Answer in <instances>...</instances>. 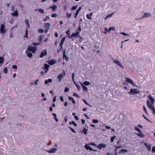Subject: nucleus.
<instances>
[{"label": "nucleus", "mask_w": 155, "mask_h": 155, "mask_svg": "<svg viewBox=\"0 0 155 155\" xmlns=\"http://www.w3.org/2000/svg\"><path fill=\"white\" fill-rule=\"evenodd\" d=\"M86 16V17L87 19H91V20L92 19L91 17L90 16V15L89 14H87Z\"/></svg>", "instance_id": "obj_40"}, {"label": "nucleus", "mask_w": 155, "mask_h": 155, "mask_svg": "<svg viewBox=\"0 0 155 155\" xmlns=\"http://www.w3.org/2000/svg\"><path fill=\"white\" fill-rule=\"evenodd\" d=\"M18 15V12L17 11H15L14 13L12 14L13 16H16Z\"/></svg>", "instance_id": "obj_36"}, {"label": "nucleus", "mask_w": 155, "mask_h": 155, "mask_svg": "<svg viewBox=\"0 0 155 155\" xmlns=\"http://www.w3.org/2000/svg\"><path fill=\"white\" fill-rule=\"evenodd\" d=\"M57 8V6L56 5H53L52 6H50L49 7V8H51L52 11H54L55 10V9Z\"/></svg>", "instance_id": "obj_20"}, {"label": "nucleus", "mask_w": 155, "mask_h": 155, "mask_svg": "<svg viewBox=\"0 0 155 155\" xmlns=\"http://www.w3.org/2000/svg\"><path fill=\"white\" fill-rule=\"evenodd\" d=\"M57 14H53L51 15V17L52 18L55 17L57 16Z\"/></svg>", "instance_id": "obj_52"}, {"label": "nucleus", "mask_w": 155, "mask_h": 155, "mask_svg": "<svg viewBox=\"0 0 155 155\" xmlns=\"http://www.w3.org/2000/svg\"><path fill=\"white\" fill-rule=\"evenodd\" d=\"M71 16V13L68 14H67V18H70Z\"/></svg>", "instance_id": "obj_46"}, {"label": "nucleus", "mask_w": 155, "mask_h": 155, "mask_svg": "<svg viewBox=\"0 0 155 155\" xmlns=\"http://www.w3.org/2000/svg\"><path fill=\"white\" fill-rule=\"evenodd\" d=\"M115 27H110L108 31L110 32L111 30L115 31Z\"/></svg>", "instance_id": "obj_26"}, {"label": "nucleus", "mask_w": 155, "mask_h": 155, "mask_svg": "<svg viewBox=\"0 0 155 155\" xmlns=\"http://www.w3.org/2000/svg\"><path fill=\"white\" fill-rule=\"evenodd\" d=\"M125 81H126L127 82L133 86V87H138L136 85L134 82L133 81L130 79V78L125 77Z\"/></svg>", "instance_id": "obj_3"}, {"label": "nucleus", "mask_w": 155, "mask_h": 155, "mask_svg": "<svg viewBox=\"0 0 155 155\" xmlns=\"http://www.w3.org/2000/svg\"><path fill=\"white\" fill-rule=\"evenodd\" d=\"M65 37H64L62 38V39L61 40V42H60V43H61V44H63L65 40Z\"/></svg>", "instance_id": "obj_33"}, {"label": "nucleus", "mask_w": 155, "mask_h": 155, "mask_svg": "<svg viewBox=\"0 0 155 155\" xmlns=\"http://www.w3.org/2000/svg\"><path fill=\"white\" fill-rule=\"evenodd\" d=\"M76 86L77 89L79 91L81 90V87H80V86H79V85H77Z\"/></svg>", "instance_id": "obj_48"}, {"label": "nucleus", "mask_w": 155, "mask_h": 155, "mask_svg": "<svg viewBox=\"0 0 155 155\" xmlns=\"http://www.w3.org/2000/svg\"><path fill=\"white\" fill-rule=\"evenodd\" d=\"M73 96H74L78 98L80 97V96L78 94L75 93L73 94Z\"/></svg>", "instance_id": "obj_43"}, {"label": "nucleus", "mask_w": 155, "mask_h": 155, "mask_svg": "<svg viewBox=\"0 0 155 155\" xmlns=\"http://www.w3.org/2000/svg\"><path fill=\"white\" fill-rule=\"evenodd\" d=\"M50 20V18L48 16H46L45 18L43 19V21H45L47 20Z\"/></svg>", "instance_id": "obj_25"}, {"label": "nucleus", "mask_w": 155, "mask_h": 155, "mask_svg": "<svg viewBox=\"0 0 155 155\" xmlns=\"http://www.w3.org/2000/svg\"><path fill=\"white\" fill-rule=\"evenodd\" d=\"M151 15L150 13H145L143 17V18L148 17L151 16Z\"/></svg>", "instance_id": "obj_17"}, {"label": "nucleus", "mask_w": 155, "mask_h": 155, "mask_svg": "<svg viewBox=\"0 0 155 155\" xmlns=\"http://www.w3.org/2000/svg\"><path fill=\"white\" fill-rule=\"evenodd\" d=\"M57 149L56 148H53L47 151L48 153H54L56 152Z\"/></svg>", "instance_id": "obj_9"}, {"label": "nucleus", "mask_w": 155, "mask_h": 155, "mask_svg": "<svg viewBox=\"0 0 155 155\" xmlns=\"http://www.w3.org/2000/svg\"><path fill=\"white\" fill-rule=\"evenodd\" d=\"M89 145L96 146V147L97 146V145L95 143H91L89 144Z\"/></svg>", "instance_id": "obj_51"}, {"label": "nucleus", "mask_w": 155, "mask_h": 155, "mask_svg": "<svg viewBox=\"0 0 155 155\" xmlns=\"http://www.w3.org/2000/svg\"><path fill=\"white\" fill-rule=\"evenodd\" d=\"M98 122V120H97L94 119L93 120V122L94 123H97Z\"/></svg>", "instance_id": "obj_47"}, {"label": "nucleus", "mask_w": 155, "mask_h": 155, "mask_svg": "<svg viewBox=\"0 0 155 155\" xmlns=\"http://www.w3.org/2000/svg\"><path fill=\"white\" fill-rule=\"evenodd\" d=\"M67 37L69 38H72V36H71V35L70 36V34H68Z\"/></svg>", "instance_id": "obj_62"}, {"label": "nucleus", "mask_w": 155, "mask_h": 155, "mask_svg": "<svg viewBox=\"0 0 155 155\" xmlns=\"http://www.w3.org/2000/svg\"><path fill=\"white\" fill-rule=\"evenodd\" d=\"M121 147V146H116V148L115 149V150L116 151H117V149H119Z\"/></svg>", "instance_id": "obj_54"}, {"label": "nucleus", "mask_w": 155, "mask_h": 155, "mask_svg": "<svg viewBox=\"0 0 155 155\" xmlns=\"http://www.w3.org/2000/svg\"><path fill=\"white\" fill-rule=\"evenodd\" d=\"M148 99L147 100V105L148 107L154 106L155 101L154 99L151 95L147 96Z\"/></svg>", "instance_id": "obj_1"}, {"label": "nucleus", "mask_w": 155, "mask_h": 155, "mask_svg": "<svg viewBox=\"0 0 155 155\" xmlns=\"http://www.w3.org/2000/svg\"><path fill=\"white\" fill-rule=\"evenodd\" d=\"M69 128L71 130V131L75 133H76V132L74 130V129L72 128L71 127H69Z\"/></svg>", "instance_id": "obj_56"}, {"label": "nucleus", "mask_w": 155, "mask_h": 155, "mask_svg": "<svg viewBox=\"0 0 155 155\" xmlns=\"http://www.w3.org/2000/svg\"><path fill=\"white\" fill-rule=\"evenodd\" d=\"M56 96H55L54 97L53 99V102H55L56 101Z\"/></svg>", "instance_id": "obj_60"}, {"label": "nucleus", "mask_w": 155, "mask_h": 155, "mask_svg": "<svg viewBox=\"0 0 155 155\" xmlns=\"http://www.w3.org/2000/svg\"><path fill=\"white\" fill-rule=\"evenodd\" d=\"M82 6H81L78 8V9H77V10L80 12L82 9Z\"/></svg>", "instance_id": "obj_57"}, {"label": "nucleus", "mask_w": 155, "mask_h": 155, "mask_svg": "<svg viewBox=\"0 0 155 155\" xmlns=\"http://www.w3.org/2000/svg\"><path fill=\"white\" fill-rule=\"evenodd\" d=\"M69 124H73L74 126L75 127L77 126V124L73 121H72L71 122H70Z\"/></svg>", "instance_id": "obj_38"}, {"label": "nucleus", "mask_w": 155, "mask_h": 155, "mask_svg": "<svg viewBox=\"0 0 155 155\" xmlns=\"http://www.w3.org/2000/svg\"><path fill=\"white\" fill-rule=\"evenodd\" d=\"M65 75V72L64 71H63V73L59 74L58 76V81L60 82L62 79L63 77H64Z\"/></svg>", "instance_id": "obj_5"}, {"label": "nucleus", "mask_w": 155, "mask_h": 155, "mask_svg": "<svg viewBox=\"0 0 155 155\" xmlns=\"http://www.w3.org/2000/svg\"><path fill=\"white\" fill-rule=\"evenodd\" d=\"M144 145L146 146L147 148L149 151H150L151 150V147L149 145H148L147 143H145Z\"/></svg>", "instance_id": "obj_18"}, {"label": "nucleus", "mask_w": 155, "mask_h": 155, "mask_svg": "<svg viewBox=\"0 0 155 155\" xmlns=\"http://www.w3.org/2000/svg\"><path fill=\"white\" fill-rule=\"evenodd\" d=\"M25 23L27 25L28 27V28H29V25L28 24V22H29V21L28 20V19H26L25 21Z\"/></svg>", "instance_id": "obj_39"}, {"label": "nucleus", "mask_w": 155, "mask_h": 155, "mask_svg": "<svg viewBox=\"0 0 155 155\" xmlns=\"http://www.w3.org/2000/svg\"><path fill=\"white\" fill-rule=\"evenodd\" d=\"M74 117L75 119H76V120H78V118L77 116H75Z\"/></svg>", "instance_id": "obj_64"}, {"label": "nucleus", "mask_w": 155, "mask_h": 155, "mask_svg": "<svg viewBox=\"0 0 155 155\" xmlns=\"http://www.w3.org/2000/svg\"><path fill=\"white\" fill-rule=\"evenodd\" d=\"M77 7L78 6L77 5L73 6L71 8V10L72 11L75 10L77 8Z\"/></svg>", "instance_id": "obj_37"}, {"label": "nucleus", "mask_w": 155, "mask_h": 155, "mask_svg": "<svg viewBox=\"0 0 155 155\" xmlns=\"http://www.w3.org/2000/svg\"><path fill=\"white\" fill-rule=\"evenodd\" d=\"M134 129L138 131L139 132H140V129L137 127H135Z\"/></svg>", "instance_id": "obj_42"}, {"label": "nucleus", "mask_w": 155, "mask_h": 155, "mask_svg": "<svg viewBox=\"0 0 155 155\" xmlns=\"http://www.w3.org/2000/svg\"><path fill=\"white\" fill-rule=\"evenodd\" d=\"M25 35L24 36V37L25 38H27L28 36V31L27 30H26V32H25Z\"/></svg>", "instance_id": "obj_55"}, {"label": "nucleus", "mask_w": 155, "mask_h": 155, "mask_svg": "<svg viewBox=\"0 0 155 155\" xmlns=\"http://www.w3.org/2000/svg\"><path fill=\"white\" fill-rule=\"evenodd\" d=\"M120 34L121 35H123L124 36H129V35L128 34H127L124 32H121L120 33Z\"/></svg>", "instance_id": "obj_32"}, {"label": "nucleus", "mask_w": 155, "mask_h": 155, "mask_svg": "<svg viewBox=\"0 0 155 155\" xmlns=\"http://www.w3.org/2000/svg\"><path fill=\"white\" fill-rule=\"evenodd\" d=\"M140 93L139 90L136 88H131L130 89L129 93L131 95L139 94Z\"/></svg>", "instance_id": "obj_2"}, {"label": "nucleus", "mask_w": 155, "mask_h": 155, "mask_svg": "<svg viewBox=\"0 0 155 155\" xmlns=\"http://www.w3.org/2000/svg\"><path fill=\"white\" fill-rule=\"evenodd\" d=\"M38 31L39 33H43L44 32V30L42 29H39L38 30Z\"/></svg>", "instance_id": "obj_53"}, {"label": "nucleus", "mask_w": 155, "mask_h": 155, "mask_svg": "<svg viewBox=\"0 0 155 155\" xmlns=\"http://www.w3.org/2000/svg\"><path fill=\"white\" fill-rule=\"evenodd\" d=\"M80 83L81 85L83 84V85H84V86H87L91 84L90 82L87 81H85L83 82H80Z\"/></svg>", "instance_id": "obj_10"}, {"label": "nucleus", "mask_w": 155, "mask_h": 155, "mask_svg": "<svg viewBox=\"0 0 155 155\" xmlns=\"http://www.w3.org/2000/svg\"><path fill=\"white\" fill-rule=\"evenodd\" d=\"M4 61V58L3 57H0V64H2Z\"/></svg>", "instance_id": "obj_34"}, {"label": "nucleus", "mask_w": 155, "mask_h": 155, "mask_svg": "<svg viewBox=\"0 0 155 155\" xmlns=\"http://www.w3.org/2000/svg\"><path fill=\"white\" fill-rule=\"evenodd\" d=\"M47 54V51L46 50H44L42 51V52L40 57L41 58H42L44 56L46 55Z\"/></svg>", "instance_id": "obj_15"}, {"label": "nucleus", "mask_w": 155, "mask_h": 155, "mask_svg": "<svg viewBox=\"0 0 155 155\" xmlns=\"http://www.w3.org/2000/svg\"><path fill=\"white\" fill-rule=\"evenodd\" d=\"M83 132L85 134H86L87 133V130L85 128H83Z\"/></svg>", "instance_id": "obj_35"}, {"label": "nucleus", "mask_w": 155, "mask_h": 155, "mask_svg": "<svg viewBox=\"0 0 155 155\" xmlns=\"http://www.w3.org/2000/svg\"><path fill=\"white\" fill-rule=\"evenodd\" d=\"M36 50L35 47H32L31 46H28L27 48V51L32 52L33 53H34Z\"/></svg>", "instance_id": "obj_7"}, {"label": "nucleus", "mask_w": 155, "mask_h": 155, "mask_svg": "<svg viewBox=\"0 0 155 155\" xmlns=\"http://www.w3.org/2000/svg\"><path fill=\"white\" fill-rule=\"evenodd\" d=\"M152 111L153 114L155 116V108L154 106L148 107Z\"/></svg>", "instance_id": "obj_19"}, {"label": "nucleus", "mask_w": 155, "mask_h": 155, "mask_svg": "<svg viewBox=\"0 0 155 155\" xmlns=\"http://www.w3.org/2000/svg\"><path fill=\"white\" fill-rule=\"evenodd\" d=\"M116 136L115 135L111 137L110 139V141L111 142H113L114 141V139L116 138Z\"/></svg>", "instance_id": "obj_31"}, {"label": "nucleus", "mask_w": 155, "mask_h": 155, "mask_svg": "<svg viewBox=\"0 0 155 155\" xmlns=\"http://www.w3.org/2000/svg\"><path fill=\"white\" fill-rule=\"evenodd\" d=\"M57 62L55 60H52L49 61L48 62V63L50 65H53Z\"/></svg>", "instance_id": "obj_11"}, {"label": "nucleus", "mask_w": 155, "mask_h": 155, "mask_svg": "<svg viewBox=\"0 0 155 155\" xmlns=\"http://www.w3.org/2000/svg\"><path fill=\"white\" fill-rule=\"evenodd\" d=\"M38 81H39L38 80H36L35 82V85H37L38 84Z\"/></svg>", "instance_id": "obj_58"}, {"label": "nucleus", "mask_w": 155, "mask_h": 155, "mask_svg": "<svg viewBox=\"0 0 155 155\" xmlns=\"http://www.w3.org/2000/svg\"><path fill=\"white\" fill-rule=\"evenodd\" d=\"M6 31V29L5 28V26L3 24H1L0 28V32L2 33H5Z\"/></svg>", "instance_id": "obj_6"}, {"label": "nucleus", "mask_w": 155, "mask_h": 155, "mask_svg": "<svg viewBox=\"0 0 155 155\" xmlns=\"http://www.w3.org/2000/svg\"><path fill=\"white\" fill-rule=\"evenodd\" d=\"M27 56L29 58H31L33 57V54L32 53L29 52L27 51H25Z\"/></svg>", "instance_id": "obj_13"}, {"label": "nucleus", "mask_w": 155, "mask_h": 155, "mask_svg": "<svg viewBox=\"0 0 155 155\" xmlns=\"http://www.w3.org/2000/svg\"><path fill=\"white\" fill-rule=\"evenodd\" d=\"M89 145V144H86L84 146V147L87 150H92V148Z\"/></svg>", "instance_id": "obj_22"}, {"label": "nucleus", "mask_w": 155, "mask_h": 155, "mask_svg": "<svg viewBox=\"0 0 155 155\" xmlns=\"http://www.w3.org/2000/svg\"><path fill=\"white\" fill-rule=\"evenodd\" d=\"M152 152L153 153H155V146H154L152 147Z\"/></svg>", "instance_id": "obj_45"}, {"label": "nucleus", "mask_w": 155, "mask_h": 155, "mask_svg": "<svg viewBox=\"0 0 155 155\" xmlns=\"http://www.w3.org/2000/svg\"><path fill=\"white\" fill-rule=\"evenodd\" d=\"M143 110H144L145 112V113L147 114H148V112H147V110H146V109L145 106H143Z\"/></svg>", "instance_id": "obj_44"}, {"label": "nucleus", "mask_w": 155, "mask_h": 155, "mask_svg": "<svg viewBox=\"0 0 155 155\" xmlns=\"http://www.w3.org/2000/svg\"><path fill=\"white\" fill-rule=\"evenodd\" d=\"M127 150L121 149L119 152V154L121 153H125L127 152Z\"/></svg>", "instance_id": "obj_24"}, {"label": "nucleus", "mask_w": 155, "mask_h": 155, "mask_svg": "<svg viewBox=\"0 0 155 155\" xmlns=\"http://www.w3.org/2000/svg\"><path fill=\"white\" fill-rule=\"evenodd\" d=\"M63 58H64L67 61L68 60V58L65 54V51L64 53Z\"/></svg>", "instance_id": "obj_29"}, {"label": "nucleus", "mask_w": 155, "mask_h": 155, "mask_svg": "<svg viewBox=\"0 0 155 155\" xmlns=\"http://www.w3.org/2000/svg\"><path fill=\"white\" fill-rule=\"evenodd\" d=\"M68 98H69V99L70 100H71V101H72L73 100H74L73 98L71 97H68Z\"/></svg>", "instance_id": "obj_61"}, {"label": "nucleus", "mask_w": 155, "mask_h": 155, "mask_svg": "<svg viewBox=\"0 0 155 155\" xmlns=\"http://www.w3.org/2000/svg\"><path fill=\"white\" fill-rule=\"evenodd\" d=\"M12 68L13 69H16L17 68V66L16 65H14L12 66Z\"/></svg>", "instance_id": "obj_63"}, {"label": "nucleus", "mask_w": 155, "mask_h": 155, "mask_svg": "<svg viewBox=\"0 0 155 155\" xmlns=\"http://www.w3.org/2000/svg\"><path fill=\"white\" fill-rule=\"evenodd\" d=\"M45 25L46 27H47V28L48 29L50 25V23H45Z\"/></svg>", "instance_id": "obj_41"}, {"label": "nucleus", "mask_w": 155, "mask_h": 155, "mask_svg": "<svg viewBox=\"0 0 155 155\" xmlns=\"http://www.w3.org/2000/svg\"><path fill=\"white\" fill-rule=\"evenodd\" d=\"M69 88H68V87H65V89H64V91L65 92H67L69 91Z\"/></svg>", "instance_id": "obj_49"}, {"label": "nucleus", "mask_w": 155, "mask_h": 155, "mask_svg": "<svg viewBox=\"0 0 155 155\" xmlns=\"http://www.w3.org/2000/svg\"><path fill=\"white\" fill-rule=\"evenodd\" d=\"M139 134H137V135L141 138H143L145 137V135L144 134H143L141 131L140 132H139Z\"/></svg>", "instance_id": "obj_16"}, {"label": "nucleus", "mask_w": 155, "mask_h": 155, "mask_svg": "<svg viewBox=\"0 0 155 155\" xmlns=\"http://www.w3.org/2000/svg\"><path fill=\"white\" fill-rule=\"evenodd\" d=\"M81 86L84 91L87 92L88 91V89L86 87L84 86V85H83V84H82Z\"/></svg>", "instance_id": "obj_23"}, {"label": "nucleus", "mask_w": 155, "mask_h": 155, "mask_svg": "<svg viewBox=\"0 0 155 155\" xmlns=\"http://www.w3.org/2000/svg\"><path fill=\"white\" fill-rule=\"evenodd\" d=\"M38 11L40 12V13L44 14L45 12L44 10L41 8H39L38 9Z\"/></svg>", "instance_id": "obj_28"}, {"label": "nucleus", "mask_w": 155, "mask_h": 155, "mask_svg": "<svg viewBox=\"0 0 155 155\" xmlns=\"http://www.w3.org/2000/svg\"><path fill=\"white\" fill-rule=\"evenodd\" d=\"M3 71L5 74L7 73L8 72V69L6 67L4 68L3 69Z\"/></svg>", "instance_id": "obj_27"}, {"label": "nucleus", "mask_w": 155, "mask_h": 155, "mask_svg": "<svg viewBox=\"0 0 155 155\" xmlns=\"http://www.w3.org/2000/svg\"><path fill=\"white\" fill-rule=\"evenodd\" d=\"M114 13H113L112 14H110V15H107V18H110L113 15Z\"/></svg>", "instance_id": "obj_50"}, {"label": "nucleus", "mask_w": 155, "mask_h": 155, "mask_svg": "<svg viewBox=\"0 0 155 155\" xmlns=\"http://www.w3.org/2000/svg\"><path fill=\"white\" fill-rule=\"evenodd\" d=\"M113 62L116 64H117L119 67L121 68L122 69L124 68L122 65L120 63V61L117 59H113Z\"/></svg>", "instance_id": "obj_4"}, {"label": "nucleus", "mask_w": 155, "mask_h": 155, "mask_svg": "<svg viewBox=\"0 0 155 155\" xmlns=\"http://www.w3.org/2000/svg\"><path fill=\"white\" fill-rule=\"evenodd\" d=\"M79 33L78 32H77L75 33H73L71 35V36L72 37H73L74 38H76L78 37V36H79Z\"/></svg>", "instance_id": "obj_14"}, {"label": "nucleus", "mask_w": 155, "mask_h": 155, "mask_svg": "<svg viewBox=\"0 0 155 155\" xmlns=\"http://www.w3.org/2000/svg\"><path fill=\"white\" fill-rule=\"evenodd\" d=\"M106 146L107 145L106 144L101 143L97 145V147L98 149L101 150L102 148H105Z\"/></svg>", "instance_id": "obj_8"}, {"label": "nucleus", "mask_w": 155, "mask_h": 155, "mask_svg": "<svg viewBox=\"0 0 155 155\" xmlns=\"http://www.w3.org/2000/svg\"><path fill=\"white\" fill-rule=\"evenodd\" d=\"M60 99L61 101H64L63 98L62 96H61V97H60Z\"/></svg>", "instance_id": "obj_59"}, {"label": "nucleus", "mask_w": 155, "mask_h": 155, "mask_svg": "<svg viewBox=\"0 0 155 155\" xmlns=\"http://www.w3.org/2000/svg\"><path fill=\"white\" fill-rule=\"evenodd\" d=\"M52 80L51 79H48L45 81V84H46L48 83V82L51 83L52 82Z\"/></svg>", "instance_id": "obj_21"}, {"label": "nucleus", "mask_w": 155, "mask_h": 155, "mask_svg": "<svg viewBox=\"0 0 155 155\" xmlns=\"http://www.w3.org/2000/svg\"><path fill=\"white\" fill-rule=\"evenodd\" d=\"M104 30H105V31L104 32V33L105 34H107V32H109L110 31H108L109 29H107V27H104Z\"/></svg>", "instance_id": "obj_30"}, {"label": "nucleus", "mask_w": 155, "mask_h": 155, "mask_svg": "<svg viewBox=\"0 0 155 155\" xmlns=\"http://www.w3.org/2000/svg\"><path fill=\"white\" fill-rule=\"evenodd\" d=\"M50 67L49 65L47 64H45L44 65V68L45 69V74H46L48 71V70Z\"/></svg>", "instance_id": "obj_12"}]
</instances>
